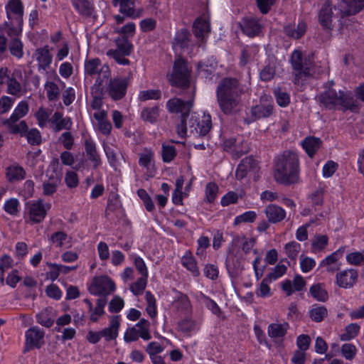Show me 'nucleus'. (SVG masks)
I'll return each instance as SVG.
<instances>
[{
	"instance_id": "nucleus-1",
	"label": "nucleus",
	"mask_w": 364,
	"mask_h": 364,
	"mask_svg": "<svg viewBox=\"0 0 364 364\" xmlns=\"http://www.w3.org/2000/svg\"><path fill=\"white\" fill-rule=\"evenodd\" d=\"M166 107L170 113L181 114L180 123L176 127L178 134L181 137H185L188 129L193 134L205 136L212 128L211 116L204 114L201 119H199L194 114H191L193 107V101H184L179 98L170 99Z\"/></svg>"
},
{
	"instance_id": "nucleus-2",
	"label": "nucleus",
	"mask_w": 364,
	"mask_h": 364,
	"mask_svg": "<svg viewBox=\"0 0 364 364\" xmlns=\"http://www.w3.org/2000/svg\"><path fill=\"white\" fill-rule=\"evenodd\" d=\"M244 87L235 77L223 78L216 87V97L220 111L225 115H232L241 110Z\"/></svg>"
},
{
	"instance_id": "nucleus-3",
	"label": "nucleus",
	"mask_w": 364,
	"mask_h": 364,
	"mask_svg": "<svg viewBox=\"0 0 364 364\" xmlns=\"http://www.w3.org/2000/svg\"><path fill=\"white\" fill-rule=\"evenodd\" d=\"M274 178L277 183L291 185L299 179V161L298 155L292 151H284L275 161Z\"/></svg>"
},
{
	"instance_id": "nucleus-4",
	"label": "nucleus",
	"mask_w": 364,
	"mask_h": 364,
	"mask_svg": "<svg viewBox=\"0 0 364 364\" xmlns=\"http://www.w3.org/2000/svg\"><path fill=\"white\" fill-rule=\"evenodd\" d=\"M316 100L320 106L329 110L334 109L338 105L350 110L358 109L357 102L354 100L352 93L341 90L337 92L332 87H328L326 90L317 95Z\"/></svg>"
},
{
	"instance_id": "nucleus-5",
	"label": "nucleus",
	"mask_w": 364,
	"mask_h": 364,
	"mask_svg": "<svg viewBox=\"0 0 364 364\" xmlns=\"http://www.w3.org/2000/svg\"><path fill=\"white\" fill-rule=\"evenodd\" d=\"M23 23L15 21L4 23V32L9 38V50L11 55L17 59L23 56V44L20 39Z\"/></svg>"
},
{
	"instance_id": "nucleus-6",
	"label": "nucleus",
	"mask_w": 364,
	"mask_h": 364,
	"mask_svg": "<svg viewBox=\"0 0 364 364\" xmlns=\"http://www.w3.org/2000/svg\"><path fill=\"white\" fill-rule=\"evenodd\" d=\"M28 112V104L26 101H21L16 106L11 117L4 122V124L8 127L11 133L23 135L27 131L28 127L24 120L21 121L19 124H16V122L26 116Z\"/></svg>"
},
{
	"instance_id": "nucleus-7",
	"label": "nucleus",
	"mask_w": 364,
	"mask_h": 364,
	"mask_svg": "<svg viewBox=\"0 0 364 364\" xmlns=\"http://www.w3.org/2000/svg\"><path fill=\"white\" fill-rule=\"evenodd\" d=\"M290 63L293 70L296 72L294 80L296 82L303 80V77L311 75V70L312 62L310 59H303V55L301 50H294L290 57Z\"/></svg>"
},
{
	"instance_id": "nucleus-8",
	"label": "nucleus",
	"mask_w": 364,
	"mask_h": 364,
	"mask_svg": "<svg viewBox=\"0 0 364 364\" xmlns=\"http://www.w3.org/2000/svg\"><path fill=\"white\" fill-rule=\"evenodd\" d=\"M117 48L109 49L106 54L108 57L113 58L119 65H129V60L125 58L129 56L133 50V45L127 38H117L115 39Z\"/></svg>"
},
{
	"instance_id": "nucleus-9",
	"label": "nucleus",
	"mask_w": 364,
	"mask_h": 364,
	"mask_svg": "<svg viewBox=\"0 0 364 364\" xmlns=\"http://www.w3.org/2000/svg\"><path fill=\"white\" fill-rule=\"evenodd\" d=\"M191 71L187 66V62L181 58H177L174 61L173 73L169 80L172 85L185 88L189 86Z\"/></svg>"
},
{
	"instance_id": "nucleus-10",
	"label": "nucleus",
	"mask_w": 364,
	"mask_h": 364,
	"mask_svg": "<svg viewBox=\"0 0 364 364\" xmlns=\"http://www.w3.org/2000/svg\"><path fill=\"white\" fill-rule=\"evenodd\" d=\"M85 73L89 76L97 75L95 85H102L105 80H108L111 77V70L109 67L102 65L99 58L87 59L85 62Z\"/></svg>"
},
{
	"instance_id": "nucleus-11",
	"label": "nucleus",
	"mask_w": 364,
	"mask_h": 364,
	"mask_svg": "<svg viewBox=\"0 0 364 364\" xmlns=\"http://www.w3.org/2000/svg\"><path fill=\"white\" fill-rule=\"evenodd\" d=\"M132 73L129 72L126 77H116L109 78V82L106 88L107 95L114 101L120 100L127 94V87L132 78Z\"/></svg>"
},
{
	"instance_id": "nucleus-12",
	"label": "nucleus",
	"mask_w": 364,
	"mask_h": 364,
	"mask_svg": "<svg viewBox=\"0 0 364 364\" xmlns=\"http://www.w3.org/2000/svg\"><path fill=\"white\" fill-rule=\"evenodd\" d=\"M252 121L267 118L274 113V103L271 97L264 95L260 97L258 103L250 109Z\"/></svg>"
},
{
	"instance_id": "nucleus-13",
	"label": "nucleus",
	"mask_w": 364,
	"mask_h": 364,
	"mask_svg": "<svg viewBox=\"0 0 364 364\" xmlns=\"http://www.w3.org/2000/svg\"><path fill=\"white\" fill-rule=\"evenodd\" d=\"M115 289L114 282L107 276L95 277L89 287L90 294L95 296H107Z\"/></svg>"
},
{
	"instance_id": "nucleus-14",
	"label": "nucleus",
	"mask_w": 364,
	"mask_h": 364,
	"mask_svg": "<svg viewBox=\"0 0 364 364\" xmlns=\"http://www.w3.org/2000/svg\"><path fill=\"white\" fill-rule=\"evenodd\" d=\"M44 331L37 326L28 329L25 335L26 346L23 352L26 353L33 348H40L44 343Z\"/></svg>"
},
{
	"instance_id": "nucleus-15",
	"label": "nucleus",
	"mask_w": 364,
	"mask_h": 364,
	"mask_svg": "<svg viewBox=\"0 0 364 364\" xmlns=\"http://www.w3.org/2000/svg\"><path fill=\"white\" fill-rule=\"evenodd\" d=\"M50 208V203H44L38 200L31 203L28 208L29 219L34 223H40L45 218L47 210Z\"/></svg>"
},
{
	"instance_id": "nucleus-16",
	"label": "nucleus",
	"mask_w": 364,
	"mask_h": 364,
	"mask_svg": "<svg viewBox=\"0 0 364 364\" xmlns=\"http://www.w3.org/2000/svg\"><path fill=\"white\" fill-rule=\"evenodd\" d=\"M358 274L354 269H348L338 272L336 275V284L343 289L352 288L357 282Z\"/></svg>"
},
{
	"instance_id": "nucleus-17",
	"label": "nucleus",
	"mask_w": 364,
	"mask_h": 364,
	"mask_svg": "<svg viewBox=\"0 0 364 364\" xmlns=\"http://www.w3.org/2000/svg\"><path fill=\"white\" fill-rule=\"evenodd\" d=\"M333 4L329 1H326L320 9L318 14V22L323 29L328 31L333 29Z\"/></svg>"
},
{
	"instance_id": "nucleus-18",
	"label": "nucleus",
	"mask_w": 364,
	"mask_h": 364,
	"mask_svg": "<svg viewBox=\"0 0 364 364\" xmlns=\"http://www.w3.org/2000/svg\"><path fill=\"white\" fill-rule=\"evenodd\" d=\"M114 6L119 4V11L122 14L132 18H136L141 16L142 9H136L135 8V2L134 0H112Z\"/></svg>"
},
{
	"instance_id": "nucleus-19",
	"label": "nucleus",
	"mask_w": 364,
	"mask_h": 364,
	"mask_svg": "<svg viewBox=\"0 0 364 364\" xmlns=\"http://www.w3.org/2000/svg\"><path fill=\"white\" fill-rule=\"evenodd\" d=\"M240 27L243 33L249 37L258 36L262 28V26L259 22V20L255 17L243 18L240 23Z\"/></svg>"
},
{
	"instance_id": "nucleus-20",
	"label": "nucleus",
	"mask_w": 364,
	"mask_h": 364,
	"mask_svg": "<svg viewBox=\"0 0 364 364\" xmlns=\"http://www.w3.org/2000/svg\"><path fill=\"white\" fill-rule=\"evenodd\" d=\"M7 16L10 21L23 23V9L21 0H10L6 6Z\"/></svg>"
},
{
	"instance_id": "nucleus-21",
	"label": "nucleus",
	"mask_w": 364,
	"mask_h": 364,
	"mask_svg": "<svg viewBox=\"0 0 364 364\" xmlns=\"http://www.w3.org/2000/svg\"><path fill=\"white\" fill-rule=\"evenodd\" d=\"M257 168L258 163L253 157H246L242 159L238 165L235 172V176L237 179L242 180L247 176L249 171H256Z\"/></svg>"
},
{
	"instance_id": "nucleus-22",
	"label": "nucleus",
	"mask_w": 364,
	"mask_h": 364,
	"mask_svg": "<svg viewBox=\"0 0 364 364\" xmlns=\"http://www.w3.org/2000/svg\"><path fill=\"white\" fill-rule=\"evenodd\" d=\"M264 213L268 222L273 224L280 223L286 218V211L275 204H269L266 206Z\"/></svg>"
},
{
	"instance_id": "nucleus-23",
	"label": "nucleus",
	"mask_w": 364,
	"mask_h": 364,
	"mask_svg": "<svg viewBox=\"0 0 364 364\" xmlns=\"http://www.w3.org/2000/svg\"><path fill=\"white\" fill-rule=\"evenodd\" d=\"M173 305L177 312L188 315L192 312V305L188 296L182 292H177L176 296L173 301Z\"/></svg>"
},
{
	"instance_id": "nucleus-24",
	"label": "nucleus",
	"mask_w": 364,
	"mask_h": 364,
	"mask_svg": "<svg viewBox=\"0 0 364 364\" xmlns=\"http://www.w3.org/2000/svg\"><path fill=\"white\" fill-rule=\"evenodd\" d=\"M35 55L38 62V70H46L50 67L53 58L49 52L48 46L38 48L36 50Z\"/></svg>"
},
{
	"instance_id": "nucleus-25",
	"label": "nucleus",
	"mask_w": 364,
	"mask_h": 364,
	"mask_svg": "<svg viewBox=\"0 0 364 364\" xmlns=\"http://www.w3.org/2000/svg\"><path fill=\"white\" fill-rule=\"evenodd\" d=\"M241 148L236 144V139L235 138L227 139L223 142V149L226 151H233L237 157H240L242 155L249 151V146L246 141H242Z\"/></svg>"
},
{
	"instance_id": "nucleus-26",
	"label": "nucleus",
	"mask_w": 364,
	"mask_h": 364,
	"mask_svg": "<svg viewBox=\"0 0 364 364\" xmlns=\"http://www.w3.org/2000/svg\"><path fill=\"white\" fill-rule=\"evenodd\" d=\"M120 326L119 316H112L109 327L104 328L101 331L102 337L105 338L106 341L114 340L118 336V331Z\"/></svg>"
},
{
	"instance_id": "nucleus-27",
	"label": "nucleus",
	"mask_w": 364,
	"mask_h": 364,
	"mask_svg": "<svg viewBox=\"0 0 364 364\" xmlns=\"http://www.w3.org/2000/svg\"><path fill=\"white\" fill-rule=\"evenodd\" d=\"M306 23L301 21L296 26L294 24L285 26L284 27V32L289 38L299 39L306 33Z\"/></svg>"
},
{
	"instance_id": "nucleus-28",
	"label": "nucleus",
	"mask_w": 364,
	"mask_h": 364,
	"mask_svg": "<svg viewBox=\"0 0 364 364\" xmlns=\"http://www.w3.org/2000/svg\"><path fill=\"white\" fill-rule=\"evenodd\" d=\"M193 32L196 38H204L210 32V25L208 20L198 18L193 23Z\"/></svg>"
},
{
	"instance_id": "nucleus-29",
	"label": "nucleus",
	"mask_w": 364,
	"mask_h": 364,
	"mask_svg": "<svg viewBox=\"0 0 364 364\" xmlns=\"http://www.w3.org/2000/svg\"><path fill=\"white\" fill-rule=\"evenodd\" d=\"M232 244L235 246H240L245 255L248 254L254 247L256 240L247 238L245 235H236L232 238Z\"/></svg>"
},
{
	"instance_id": "nucleus-30",
	"label": "nucleus",
	"mask_w": 364,
	"mask_h": 364,
	"mask_svg": "<svg viewBox=\"0 0 364 364\" xmlns=\"http://www.w3.org/2000/svg\"><path fill=\"white\" fill-rule=\"evenodd\" d=\"M85 150L89 160L93 163L94 168H97L101 164V159L95 144L92 140L87 139L85 142Z\"/></svg>"
},
{
	"instance_id": "nucleus-31",
	"label": "nucleus",
	"mask_w": 364,
	"mask_h": 364,
	"mask_svg": "<svg viewBox=\"0 0 364 364\" xmlns=\"http://www.w3.org/2000/svg\"><path fill=\"white\" fill-rule=\"evenodd\" d=\"M289 326L288 323H271L268 326V335L272 338L282 339L287 333Z\"/></svg>"
},
{
	"instance_id": "nucleus-32",
	"label": "nucleus",
	"mask_w": 364,
	"mask_h": 364,
	"mask_svg": "<svg viewBox=\"0 0 364 364\" xmlns=\"http://www.w3.org/2000/svg\"><path fill=\"white\" fill-rule=\"evenodd\" d=\"M322 144L319 138L309 136L304 139L302 146L310 157H313Z\"/></svg>"
},
{
	"instance_id": "nucleus-33",
	"label": "nucleus",
	"mask_w": 364,
	"mask_h": 364,
	"mask_svg": "<svg viewBox=\"0 0 364 364\" xmlns=\"http://www.w3.org/2000/svg\"><path fill=\"white\" fill-rule=\"evenodd\" d=\"M24 169L18 165L10 166L6 169V177L9 182L22 180L25 178Z\"/></svg>"
},
{
	"instance_id": "nucleus-34",
	"label": "nucleus",
	"mask_w": 364,
	"mask_h": 364,
	"mask_svg": "<svg viewBox=\"0 0 364 364\" xmlns=\"http://www.w3.org/2000/svg\"><path fill=\"white\" fill-rule=\"evenodd\" d=\"M309 294L318 301L325 302L328 299V294L325 289V285L322 283L312 285L309 289Z\"/></svg>"
},
{
	"instance_id": "nucleus-35",
	"label": "nucleus",
	"mask_w": 364,
	"mask_h": 364,
	"mask_svg": "<svg viewBox=\"0 0 364 364\" xmlns=\"http://www.w3.org/2000/svg\"><path fill=\"white\" fill-rule=\"evenodd\" d=\"M181 263L194 277H198L200 274L196 260L190 252H186V255L182 257Z\"/></svg>"
},
{
	"instance_id": "nucleus-36",
	"label": "nucleus",
	"mask_w": 364,
	"mask_h": 364,
	"mask_svg": "<svg viewBox=\"0 0 364 364\" xmlns=\"http://www.w3.org/2000/svg\"><path fill=\"white\" fill-rule=\"evenodd\" d=\"M346 6L344 13L346 15H353L360 12L364 8V0H343Z\"/></svg>"
},
{
	"instance_id": "nucleus-37",
	"label": "nucleus",
	"mask_w": 364,
	"mask_h": 364,
	"mask_svg": "<svg viewBox=\"0 0 364 364\" xmlns=\"http://www.w3.org/2000/svg\"><path fill=\"white\" fill-rule=\"evenodd\" d=\"M73 4L78 12L85 16L92 15L94 7L88 0H72Z\"/></svg>"
},
{
	"instance_id": "nucleus-38",
	"label": "nucleus",
	"mask_w": 364,
	"mask_h": 364,
	"mask_svg": "<svg viewBox=\"0 0 364 364\" xmlns=\"http://www.w3.org/2000/svg\"><path fill=\"white\" fill-rule=\"evenodd\" d=\"M190 33L186 28L178 30L173 39V45L180 48H187L189 43Z\"/></svg>"
},
{
	"instance_id": "nucleus-39",
	"label": "nucleus",
	"mask_w": 364,
	"mask_h": 364,
	"mask_svg": "<svg viewBox=\"0 0 364 364\" xmlns=\"http://www.w3.org/2000/svg\"><path fill=\"white\" fill-rule=\"evenodd\" d=\"M328 315L327 309L324 306L315 304L309 311V316L311 320L315 322H321Z\"/></svg>"
},
{
	"instance_id": "nucleus-40",
	"label": "nucleus",
	"mask_w": 364,
	"mask_h": 364,
	"mask_svg": "<svg viewBox=\"0 0 364 364\" xmlns=\"http://www.w3.org/2000/svg\"><path fill=\"white\" fill-rule=\"evenodd\" d=\"M177 152L176 148L171 144L163 143L161 146L162 160L165 163L171 162L176 156Z\"/></svg>"
},
{
	"instance_id": "nucleus-41",
	"label": "nucleus",
	"mask_w": 364,
	"mask_h": 364,
	"mask_svg": "<svg viewBox=\"0 0 364 364\" xmlns=\"http://www.w3.org/2000/svg\"><path fill=\"white\" fill-rule=\"evenodd\" d=\"M360 331V326L357 323H350L345 328V332L340 336L341 341H350L357 336Z\"/></svg>"
},
{
	"instance_id": "nucleus-42",
	"label": "nucleus",
	"mask_w": 364,
	"mask_h": 364,
	"mask_svg": "<svg viewBox=\"0 0 364 364\" xmlns=\"http://www.w3.org/2000/svg\"><path fill=\"white\" fill-rule=\"evenodd\" d=\"M226 266L228 272L230 274L237 275L244 269L243 264L235 257L229 258L226 260Z\"/></svg>"
},
{
	"instance_id": "nucleus-43",
	"label": "nucleus",
	"mask_w": 364,
	"mask_h": 364,
	"mask_svg": "<svg viewBox=\"0 0 364 364\" xmlns=\"http://www.w3.org/2000/svg\"><path fill=\"white\" fill-rule=\"evenodd\" d=\"M47 97L49 101L55 102L58 100L60 96V89L58 85L53 82H47L45 85Z\"/></svg>"
},
{
	"instance_id": "nucleus-44",
	"label": "nucleus",
	"mask_w": 364,
	"mask_h": 364,
	"mask_svg": "<svg viewBox=\"0 0 364 364\" xmlns=\"http://www.w3.org/2000/svg\"><path fill=\"white\" fill-rule=\"evenodd\" d=\"M218 186L214 182L207 183L205 188V200L209 203H212L215 200L218 193Z\"/></svg>"
},
{
	"instance_id": "nucleus-45",
	"label": "nucleus",
	"mask_w": 364,
	"mask_h": 364,
	"mask_svg": "<svg viewBox=\"0 0 364 364\" xmlns=\"http://www.w3.org/2000/svg\"><path fill=\"white\" fill-rule=\"evenodd\" d=\"M51 113L52 110L46 109L43 107L38 109L35 114V117L38 120V124L40 127H44L47 122H49Z\"/></svg>"
},
{
	"instance_id": "nucleus-46",
	"label": "nucleus",
	"mask_w": 364,
	"mask_h": 364,
	"mask_svg": "<svg viewBox=\"0 0 364 364\" xmlns=\"http://www.w3.org/2000/svg\"><path fill=\"white\" fill-rule=\"evenodd\" d=\"M145 297L146 301V312L151 318H154L157 314L155 297L150 291L146 292Z\"/></svg>"
},
{
	"instance_id": "nucleus-47",
	"label": "nucleus",
	"mask_w": 364,
	"mask_h": 364,
	"mask_svg": "<svg viewBox=\"0 0 364 364\" xmlns=\"http://www.w3.org/2000/svg\"><path fill=\"white\" fill-rule=\"evenodd\" d=\"M161 97V92L159 90H142L139 93L138 99L144 102L149 100H159Z\"/></svg>"
},
{
	"instance_id": "nucleus-48",
	"label": "nucleus",
	"mask_w": 364,
	"mask_h": 364,
	"mask_svg": "<svg viewBox=\"0 0 364 364\" xmlns=\"http://www.w3.org/2000/svg\"><path fill=\"white\" fill-rule=\"evenodd\" d=\"M60 183V180H58V177L55 178L49 177V181L44 182L43 184V194L46 196H50L53 194L57 191V188Z\"/></svg>"
},
{
	"instance_id": "nucleus-49",
	"label": "nucleus",
	"mask_w": 364,
	"mask_h": 364,
	"mask_svg": "<svg viewBox=\"0 0 364 364\" xmlns=\"http://www.w3.org/2000/svg\"><path fill=\"white\" fill-rule=\"evenodd\" d=\"M344 252V247L339 248L338 250L333 252L331 255H328L324 259H323L320 264V266L324 267L326 264H336L338 260L343 257Z\"/></svg>"
},
{
	"instance_id": "nucleus-50",
	"label": "nucleus",
	"mask_w": 364,
	"mask_h": 364,
	"mask_svg": "<svg viewBox=\"0 0 364 364\" xmlns=\"http://www.w3.org/2000/svg\"><path fill=\"white\" fill-rule=\"evenodd\" d=\"M273 280L271 279L268 276H266V277L263 279L259 284V287L257 289L256 294L260 297H267L270 296L271 291L269 284Z\"/></svg>"
},
{
	"instance_id": "nucleus-51",
	"label": "nucleus",
	"mask_w": 364,
	"mask_h": 364,
	"mask_svg": "<svg viewBox=\"0 0 364 364\" xmlns=\"http://www.w3.org/2000/svg\"><path fill=\"white\" fill-rule=\"evenodd\" d=\"M257 218V213L255 211L249 210L240 215H237L234 220V225H238L243 223H253Z\"/></svg>"
},
{
	"instance_id": "nucleus-52",
	"label": "nucleus",
	"mask_w": 364,
	"mask_h": 364,
	"mask_svg": "<svg viewBox=\"0 0 364 364\" xmlns=\"http://www.w3.org/2000/svg\"><path fill=\"white\" fill-rule=\"evenodd\" d=\"M22 136H26L28 142L31 145H39L41 143V135L37 129L27 130Z\"/></svg>"
},
{
	"instance_id": "nucleus-53",
	"label": "nucleus",
	"mask_w": 364,
	"mask_h": 364,
	"mask_svg": "<svg viewBox=\"0 0 364 364\" xmlns=\"http://www.w3.org/2000/svg\"><path fill=\"white\" fill-rule=\"evenodd\" d=\"M328 238L326 235H316L312 241L313 252H319L323 250L328 245Z\"/></svg>"
},
{
	"instance_id": "nucleus-54",
	"label": "nucleus",
	"mask_w": 364,
	"mask_h": 364,
	"mask_svg": "<svg viewBox=\"0 0 364 364\" xmlns=\"http://www.w3.org/2000/svg\"><path fill=\"white\" fill-rule=\"evenodd\" d=\"M147 277H148L141 276L132 284L130 290L134 295H139L143 293L146 286Z\"/></svg>"
},
{
	"instance_id": "nucleus-55",
	"label": "nucleus",
	"mask_w": 364,
	"mask_h": 364,
	"mask_svg": "<svg viewBox=\"0 0 364 364\" xmlns=\"http://www.w3.org/2000/svg\"><path fill=\"white\" fill-rule=\"evenodd\" d=\"M7 90L6 92L14 96H18L21 92V85L17 81V80L12 75L10 80L7 82Z\"/></svg>"
},
{
	"instance_id": "nucleus-56",
	"label": "nucleus",
	"mask_w": 364,
	"mask_h": 364,
	"mask_svg": "<svg viewBox=\"0 0 364 364\" xmlns=\"http://www.w3.org/2000/svg\"><path fill=\"white\" fill-rule=\"evenodd\" d=\"M274 95L277 104L281 107H287L290 102L289 95L281 88L274 90Z\"/></svg>"
},
{
	"instance_id": "nucleus-57",
	"label": "nucleus",
	"mask_w": 364,
	"mask_h": 364,
	"mask_svg": "<svg viewBox=\"0 0 364 364\" xmlns=\"http://www.w3.org/2000/svg\"><path fill=\"white\" fill-rule=\"evenodd\" d=\"M141 117L143 120L153 123L156 121L158 117V108L157 107H151L148 108L146 107L143 109L141 113Z\"/></svg>"
},
{
	"instance_id": "nucleus-58",
	"label": "nucleus",
	"mask_w": 364,
	"mask_h": 364,
	"mask_svg": "<svg viewBox=\"0 0 364 364\" xmlns=\"http://www.w3.org/2000/svg\"><path fill=\"white\" fill-rule=\"evenodd\" d=\"M301 245L295 241L288 242L285 245L286 254L291 259H295L300 251Z\"/></svg>"
},
{
	"instance_id": "nucleus-59",
	"label": "nucleus",
	"mask_w": 364,
	"mask_h": 364,
	"mask_svg": "<svg viewBox=\"0 0 364 364\" xmlns=\"http://www.w3.org/2000/svg\"><path fill=\"white\" fill-rule=\"evenodd\" d=\"M19 202L16 198H10L7 200L4 204V210L11 215H18L19 210Z\"/></svg>"
},
{
	"instance_id": "nucleus-60",
	"label": "nucleus",
	"mask_w": 364,
	"mask_h": 364,
	"mask_svg": "<svg viewBox=\"0 0 364 364\" xmlns=\"http://www.w3.org/2000/svg\"><path fill=\"white\" fill-rule=\"evenodd\" d=\"M347 262L353 265H360L364 264V250L362 252H354L346 255Z\"/></svg>"
},
{
	"instance_id": "nucleus-61",
	"label": "nucleus",
	"mask_w": 364,
	"mask_h": 364,
	"mask_svg": "<svg viewBox=\"0 0 364 364\" xmlns=\"http://www.w3.org/2000/svg\"><path fill=\"white\" fill-rule=\"evenodd\" d=\"M13 264V259L11 257L7 255H4L2 256L1 259V264H0V270L1 272V275L0 278V282L2 285L4 284V273L7 269L12 267Z\"/></svg>"
},
{
	"instance_id": "nucleus-62",
	"label": "nucleus",
	"mask_w": 364,
	"mask_h": 364,
	"mask_svg": "<svg viewBox=\"0 0 364 364\" xmlns=\"http://www.w3.org/2000/svg\"><path fill=\"white\" fill-rule=\"evenodd\" d=\"M48 170H51L53 172V173L49 176L50 178H55L58 177V179L60 180L62 177V168L58 158L52 159L49 165Z\"/></svg>"
},
{
	"instance_id": "nucleus-63",
	"label": "nucleus",
	"mask_w": 364,
	"mask_h": 364,
	"mask_svg": "<svg viewBox=\"0 0 364 364\" xmlns=\"http://www.w3.org/2000/svg\"><path fill=\"white\" fill-rule=\"evenodd\" d=\"M356 353V347L352 343H345L341 347V353L347 360H353L355 356Z\"/></svg>"
},
{
	"instance_id": "nucleus-64",
	"label": "nucleus",
	"mask_w": 364,
	"mask_h": 364,
	"mask_svg": "<svg viewBox=\"0 0 364 364\" xmlns=\"http://www.w3.org/2000/svg\"><path fill=\"white\" fill-rule=\"evenodd\" d=\"M136 26L133 22H129L120 28L119 30H117L116 32L122 34L123 36L122 38H129L133 37L135 34Z\"/></svg>"
}]
</instances>
